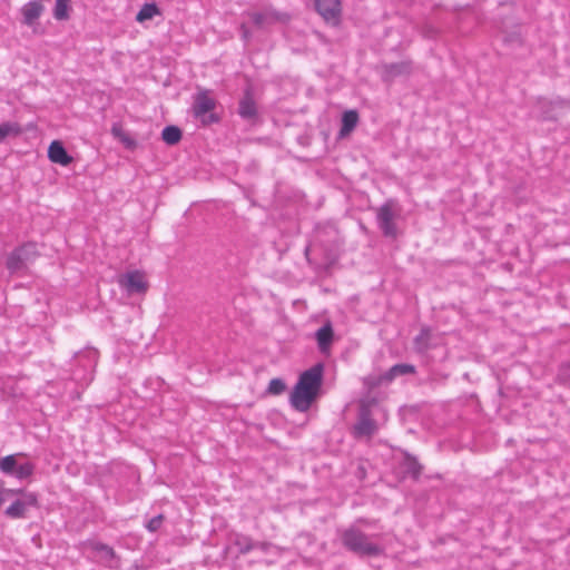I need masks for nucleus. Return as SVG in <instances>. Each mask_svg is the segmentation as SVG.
<instances>
[{
	"label": "nucleus",
	"mask_w": 570,
	"mask_h": 570,
	"mask_svg": "<svg viewBox=\"0 0 570 570\" xmlns=\"http://www.w3.org/2000/svg\"><path fill=\"white\" fill-rule=\"evenodd\" d=\"M324 365L316 363L304 371L291 393V404L299 412H306L316 399L323 383Z\"/></svg>",
	"instance_id": "f257e3e1"
},
{
	"label": "nucleus",
	"mask_w": 570,
	"mask_h": 570,
	"mask_svg": "<svg viewBox=\"0 0 570 570\" xmlns=\"http://www.w3.org/2000/svg\"><path fill=\"white\" fill-rule=\"evenodd\" d=\"M342 546L350 552L360 557H379L384 549L370 541L368 535L356 525H350L341 531Z\"/></svg>",
	"instance_id": "f03ea898"
},
{
	"label": "nucleus",
	"mask_w": 570,
	"mask_h": 570,
	"mask_svg": "<svg viewBox=\"0 0 570 570\" xmlns=\"http://www.w3.org/2000/svg\"><path fill=\"white\" fill-rule=\"evenodd\" d=\"M216 100L207 89H200L193 98L191 112L203 125L217 124L220 118L212 112L216 108Z\"/></svg>",
	"instance_id": "7ed1b4c3"
},
{
	"label": "nucleus",
	"mask_w": 570,
	"mask_h": 570,
	"mask_svg": "<svg viewBox=\"0 0 570 570\" xmlns=\"http://www.w3.org/2000/svg\"><path fill=\"white\" fill-rule=\"evenodd\" d=\"M0 470L19 480L29 478L33 472V464L26 460L22 453L7 455L0 460Z\"/></svg>",
	"instance_id": "20e7f679"
},
{
	"label": "nucleus",
	"mask_w": 570,
	"mask_h": 570,
	"mask_svg": "<svg viewBox=\"0 0 570 570\" xmlns=\"http://www.w3.org/2000/svg\"><path fill=\"white\" fill-rule=\"evenodd\" d=\"M396 203L394 199H387L376 210L377 225L385 237L396 238L397 227L394 222L395 219V207Z\"/></svg>",
	"instance_id": "39448f33"
},
{
	"label": "nucleus",
	"mask_w": 570,
	"mask_h": 570,
	"mask_svg": "<svg viewBox=\"0 0 570 570\" xmlns=\"http://www.w3.org/2000/svg\"><path fill=\"white\" fill-rule=\"evenodd\" d=\"M118 284L128 294H141L145 295L149 288V284L146 279L145 273L139 269L129 271L118 278Z\"/></svg>",
	"instance_id": "423d86ee"
},
{
	"label": "nucleus",
	"mask_w": 570,
	"mask_h": 570,
	"mask_svg": "<svg viewBox=\"0 0 570 570\" xmlns=\"http://www.w3.org/2000/svg\"><path fill=\"white\" fill-rule=\"evenodd\" d=\"M377 431V424L372 417L368 404H362L360 407L358 420L353 426L352 434L356 439L366 436L371 439Z\"/></svg>",
	"instance_id": "0eeeda50"
},
{
	"label": "nucleus",
	"mask_w": 570,
	"mask_h": 570,
	"mask_svg": "<svg viewBox=\"0 0 570 570\" xmlns=\"http://www.w3.org/2000/svg\"><path fill=\"white\" fill-rule=\"evenodd\" d=\"M315 10L323 20L337 27L342 21V1L341 0H315Z\"/></svg>",
	"instance_id": "6e6552de"
},
{
	"label": "nucleus",
	"mask_w": 570,
	"mask_h": 570,
	"mask_svg": "<svg viewBox=\"0 0 570 570\" xmlns=\"http://www.w3.org/2000/svg\"><path fill=\"white\" fill-rule=\"evenodd\" d=\"M246 14L258 29H264L276 22H287L291 18L289 14L279 12L273 8H266L264 11H252Z\"/></svg>",
	"instance_id": "1a4fd4ad"
},
{
	"label": "nucleus",
	"mask_w": 570,
	"mask_h": 570,
	"mask_svg": "<svg viewBox=\"0 0 570 570\" xmlns=\"http://www.w3.org/2000/svg\"><path fill=\"white\" fill-rule=\"evenodd\" d=\"M382 75L385 81H392L400 76H409L413 70L412 60H403L400 62L385 63L382 67Z\"/></svg>",
	"instance_id": "9d476101"
},
{
	"label": "nucleus",
	"mask_w": 570,
	"mask_h": 570,
	"mask_svg": "<svg viewBox=\"0 0 570 570\" xmlns=\"http://www.w3.org/2000/svg\"><path fill=\"white\" fill-rule=\"evenodd\" d=\"M238 115L246 120L256 119L258 116L257 105L250 87L244 90L243 97L239 100Z\"/></svg>",
	"instance_id": "9b49d317"
},
{
	"label": "nucleus",
	"mask_w": 570,
	"mask_h": 570,
	"mask_svg": "<svg viewBox=\"0 0 570 570\" xmlns=\"http://www.w3.org/2000/svg\"><path fill=\"white\" fill-rule=\"evenodd\" d=\"M48 158L53 164L68 166L72 163L73 158L67 153L62 142L53 140L48 148Z\"/></svg>",
	"instance_id": "f8f14e48"
},
{
	"label": "nucleus",
	"mask_w": 570,
	"mask_h": 570,
	"mask_svg": "<svg viewBox=\"0 0 570 570\" xmlns=\"http://www.w3.org/2000/svg\"><path fill=\"white\" fill-rule=\"evenodd\" d=\"M315 337L317 341L318 350L322 353H328L334 338L332 324L330 322L325 323L316 331Z\"/></svg>",
	"instance_id": "ddd939ff"
},
{
	"label": "nucleus",
	"mask_w": 570,
	"mask_h": 570,
	"mask_svg": "<svg viewBox=\"0 0 570 570\" xmlns=\"http://www.w3.org/2000/svg\"><path fill=\"white\" fill-rule=\"evenodd\" d=\"M402 466L406 475L411 476L415 481L420 479L423 471V465L419 462L416 456L412 455L409 452H404Z\"/></svg>",
	"instance_id": "4468645a"
},
{
	"label": "nucleus",
	"mask_w": 570,
	"mask_h": 570,
	"mask_svg": "<svg viewBox=\"0 0 570 570\" xmlns=\"http://www.w3.org/2000/svg\"><path fill=\"white\" fill-rule=\"evenodd\" d=\"M358 120L360 116L356 110H346L342 116V126L338 132L340 138L348 136L357 126Z\"/></svg>",
	"instance_id": "2eb2a0df"
},
{
	"label": "nucleus",
	"mask_w": 570,
	"mask_h": 570,
	"mask_svg": "<svg viewBox=\"0 0 570 570\" xmlns=\"http://www.w3.org/2000/svg\"><path fill=\"white\" fill-rule=\"evenodd\" d=\"M431 337H432L431 328L429 326H423L420 330V333L413 340L414 350L420 354L426 353L431 348V344H430Z\"/></svg>",
	"instance_id": "dca6fc26"
},
{
	"label": "nucleus",
	"mask_w": 570,
	"mask_h": 570,
	"mask_svg": "<svg viewBox=\"0 0 570 570\" xmlns=\"http://www.w3.org/2000/svg\"><path fill=\"white\" fill-rule=\"evenodd\" d=\"M30 247H32L31 244L24 245L11 254L7 261V266L11 272H17L22 267Z\"/></svg>",
	"instance_id": "f3484780"
},
{
	"label": "nucleus",
	"mask_w": 570,
	"mask_h": 570,
	"mask_svg": "<svg viewBox=\"0 0 570 570\" xmlns=\"http://www.w3.org/2000/svg\"><path fill=\"white\" fill-rule=\"evenodd\" d=\"M415 372H416V368L414 365L406 364V363H400V364H395L392 367H390V370L383 375L382 379L384 381L391 382L400 375L414 374Z\"/></svg>",
	"instance_id": "a211bd4d"
},
{
	"label": "nucleus",
	"mask_w": 570,
	"mask_h": 570,
	"mask_svg": "<svg viewBox=\"0 0 570 570\" xmlns=\"http://www.w3.org/2000/svg\"><path fill=\"white\" fill-rule=\"evenodd\" d=\"M111 135L117 138L126 148L128 149H135L137 146V142L134 138L127 134L122 126L118 122L114 124L111 127Z\"/></svg>",
	"instance_id": "6ab92c4d"
},
{
	"label": "nucleus",
	"mask_w": 570,
	"mask_h": 570,
	"mask_svg": "<svg viewBox=\"0 0 570 570\" xmlns=\"http://www.w3.org/2000/svg\"><path fill=\"white\" fill-rule=\"evenodd\" d=\"M161 10L155 2L145 3L136 14V21L144 22L153 19L155 16H160Z\"/></svg>",
	"instance_id": "aec40b11"
},
{
	"label": "nucleus",
	"mask_w": 570,
	"mask_h": 570,
	"mask_svg": "<svg viewBox=\"0 0 570 570\" xmlns=\"http://www.w3.org/2000/svg\"><path fill=\"white\" fill-rule=\"evenodd\" d=\"M183 132L177 126H166L161 131V139L169 146H174L181 140Z\"/></svg>",
	"instance_id": "412c9836"
},
{
	"label": "nucleus",
	"mask_w": 570,
	"mask_h": 570,
	"mask_svg": "<svg viewBox=\"0 0 570 570\" xmlns=\"http://www.w3.org/2000/svg\"><path fill=\"white\" fill-rule=\"evenodd\" d=\"M70 0H56L52 11L53 18L58 21H66L70 18Z\"/></svg>",
	"instance_id": "4be33fe9"
},
{
	"label": "nucleus",
	"mask_w": 570,
	"mask_h": 570,
	"mask_svg": "<svg viewBox=\"0 0 570 570\" xmlns=\"http://www.w3.org/2000/svg\"><path fill=\"white\" fill-rule=\"evenodd\" d=\"M235 546L238 548L240 554H246L253 549H256L255 542L249 537H239L235 541Z\"/></svg>",
	"instance_id": "5701e85b"
},
{
	"label": "nucleus",
	"mask_w": 570,
	"mask_h": 570,
	"mask_svg": "<svg viewBox=\"0 0 570 570\" xmlns=\"http://www.w3.org/2000/svg\"><path fill=\"white\" fill-rule=\"evenodd\" d=\"M19 134V126L13 122L0 124V141L4 140L9 136H16Z\"/></svg>",
	"instance_id": "b1692460"
},
{
	"label": "nucleus",
	"mask_w": 570,
	"mask_h": 570,
	"mask_svg": "<svg viewBox=\"0 0 570 570\" xmlns=\"http://www.w3.org/2000/svg\"><path fill=\"white\" fill-rule=\"evenodd\" d=\"M286 390V384L282 379H272L267 386V393L272 395H279Z\"/></svg>",
	"instance_id": "393cba45"
},
{
	"label": "nucleus",
	"mask_w": 570,
	"mask_h": 570,
	"mask_svg": "<svg viewBox=\"0 0 570 570\" xmlns=\"http://www.w3.org/2000/svg\"><path fill=\"white\" fill-rule=\"evenodd\" d=\"M557 382L559 384H569L570 383V362L562 363L559 366L557 374Z\"/></svg>",
	"instance_id": "a878e982"
},
{
	"label": "nucleus",
	"mask_w": 570,
	"mask_h": 570,
	"mask_svg": "<svg viewBox=\"0 0 570 570\" xmlns=\"http://www.w3.org/2000/svg\"><path fill=\"white\" fill-rule=\"evenodd\" d=\"M24 22L32 26L36 21V1H30L23 9Z\"/></svg>",
	"instance_id": "bb28decb"
},
{
	"label": "nucleus",
	"mask_w": 570,
	"mask_h": 570,
	"mask_svg": "<svg viewBox=\"0 0 570 570\" xmlns=\"http://www.w3.org/2000/svg\"><path fill=\"white\" fill-rule=\"evenodd\" d=\"M24 509L26 507L22 502L16 501L7 509V514L17 518L23 514Z\"/></svg>",
	"instance_id": "cd10ccee"
},
{
	"label": "nucleus",
	"mask_w": 570,
	"mask_h": 570,
	"mask_svg": "<svg viewBox=\"0 0 570 570\" xmlns=\"http://www.w3.org/2000/svg\"><path fill=\"white\" fill-rule=\"evenodd\" d=\"M92 549L98 552H104L105 556L108 557L109 559H114L116 557L115 550L106 543H101V542L95 543L92 546Z\"/></svg>",
	"instance_id": "c85d7f7f"
},
{
	"label": "nucleus",
	"mask_w": 570,
	"mask_h": 570,
	"mask_svg": "<svg viewBox=\"0 0 570 570\" xmlns=\"http://www.w3.org/2000/svg\"><path fill=\"white\" fill-rule=\"evenodd\" d=\"M164 519V514H158L151 518L146 524L147 530L150 532H156L161 527Z\"/></svg>",
	"instance_id": "c756f323"
},
{
	"label": "nucleus",
	"mask_w": 570,
	"mask_h": 570,
	"mask_svg": "<svg viewBox=\"0 0 570 570\" xmlns=\"http://www.w3.org/2000/svg\"><path fill=\"white\" fill-rule=\"evenodd\" d=\"M240 31H242V38L245 40V41H249V39L252 38V33L248 29V27L246 26V23H242L240 27H239Z\"/></svg>",
	"instance_id": "7c9ffc66"
},
{
	"label": "nucleus",
	"mask_w": 570,
	"mask_h": 570,
	"mask_svg": "<svg viewBox=\"0 0 570 570\" xmlns=\"http://www.w3.org/2000/svg\"><path fill=\"white\" fill-rule=\"evenodd\" d=\"M255 544L257 549H261L264 552L268 551L269 548L272 547L269 542H255Z\"/></svg>",
	"instance_id": "2f4dec72"
},
{
	"label": "nucleus",
	"mask_w": 570,
	"mask_h": 570,
	"mask_svg": "<svg viewBox=\"0 0 570 570\" xmlns=\"http://www.w3.org/2000/svg\"><path fill=\"white\" fill-rule=\"evenodd\" d=\"M505 41L507 42L508 41H514V42H517L520 46L523 45V39H522V37L520 35H513V36L507 38Z\"/></svg>",
	"instance_id": "473e14b6"
},
{
	"label": "nucleus",
	"mask_w": 570,
	"mask_h": 570,
	"mask_svg": "<svg viewBox=\"0 0 570 570\" xmlns=\"http://www.w3.org/2000/svg\"><path fill=\"white\" fill-rule=\"evenodd\" d=\"M309 254H311V246H306L305 250H304V255L306 257V261L311 264V258H309Z\"/></svg>",
	"instance_id": "72a5a7b5"
},
{
	"label": "nucleus",
	"mask_w": 570,
	"mask_h": 570,
	"mask_svg": "<svg viewBox=\"0 0 570 570\" xmlns=\"http://www.w3.org/2000/svg\"><path fill=\"white\" fill-rule=\"evenodd\" d=\"M127 570H144L139 564L135 563L134 566H131L129 569Z\"/></svg>",
	"instance_id": "f704fd0d"
},
{
	"label": "nucleus",
	"mask_w": 570,
	"mask_h": 570,
	"mask_svg": "<svg viewBox=\"0 0 570 570\" xmlns=\"http://www.w3.org/2000/svg\"><path fill=\"white\" fill-rule=\"evenodd\" d=\"M37 10H38V16L40 14V10H41V6L38 3V7H37Z\"/></svg>",
	"instance_id": "c9c22d12"
}]
</instances>
